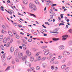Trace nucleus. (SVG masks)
I'll list each match as a JSON object with an SVG mask.
<instances>
[{
  "instance_id": "20",
  "label": "nucleus",
  "mask_w": 72,
  "mask_h": 72,
  "mask_svg": "<svg viewBox=\"0 0 72 72\" xmlns=\"http://www.w3.org/2000/svg\"><path fill=\"white\" fill-rule=\"evenodd\" d=\"M8 33L10 36H11V37L13 36V34L12 33V32L10 31H8Z\"/></svg>"
},
{
  "instance_id": "25",
  "label": "nucleus",
  "mask_w": 72,
  "mask_h": 72,
  "mask_svg": "<svg viewBox=\"0 0 72 72\" xmlns=\"http://www.w3.org/2000/svg\"><path fill=\"white\" fill-rule=\"evenodd\" d=\"M15 37L16 39H19V36L18 35L16 34V35H15Z\"/></svg>"
},
{
  "instance_id": "35",
  "label": "nucleus",
  "mask_w": 72,
  "mask_h": 72,
  "mask_svg": "<svg viewBox=\"0 0 72 72\" xmlns=\"http://www.w3.org/2000/svg\"><path fill=\"white\" fill-rule=\"evenodd\" d=\"M15 60L16 62H19V60L18 58H16L15 59Z\"/></svg>"
},
{
  "instance_id": "13",
  "label": "nucleus",
  "mask_w": 72,
  "mask_h": 72,
  "mask_svg": "<svg viewBox=\"0 0 72 72\" xmlns=\"http://www.w3.org/2000/svg\"><path fill=\"white\" fill-rule=\"evenodd\" d=\"M64 72H68L69 71V69H68V67H67L65 69H64L63 70Z\"/></svg>"
},
{
  "instance_id": "1",
  "label": "nucleus",
  "mask_w": 72,
  "mask_h": 72,
  "mask_svg": "<svg viewBox=\"0 0 72 72\" xmlns=\"http://www.w3.org/2000/svg\"><path fill=\"white\" fill-rule=\"evenodd\" d=\"M29 8L31 9L32 10H33L34 11L36 10L37 9L36 6L32 3L29 4Z\"/></svg>"
},
{
  "instance_id": "33",
  "label": "nucleus",
  "mask_w": 72,
  "mask_h": 72,
  "mask_svg": "<svg viewBox=\"0 0 72 72\" xmlns=\"http://www.w3.org/2000/svg\"><path fill=\"white\" fill-rule=\"evenodd\" d=\"M68 44L69 45H72V41H71L68 42Z\"/></svg>"
},
{
  "instance_id": "51",
  "label": "nucleus",
  "mask_w": 72,
  "mask_h": 72,
  "mask_svg": "<svg viewBox=\"0 0 72 72\" xmlns=\"http://www.w3.org/2000/svg\"><path fill=\"white\" fill-rule=\"evenodd\" d=\"M50 13H51V14H52V13H53V10H50Z\"/></svg>"
},
{
  "instance_id": "44",
  "label": "nucleus",
  "mask_w": 72,
  "mask_h": 72,
  "mask_svg": "<svg viewBox=\"0 0 72 72\" xmlns=\"http://www.w3.org/2000/svg\"><path fill=\"white\" fill-rule=\"evenodd\" d=\"M0 9L2 11H4V9H4V8L3 6H1V8H0Z\"/></svg>"
},
{
  "instance_id": "43",
  "label": "nucleus",
  "mask_w": 72,
  "mask_h": 72,
  "mask_svg": "<svg viewBox=\"0 0 72 72\" xmlns=\"http://www.w3.org/2000/svg\"><path fill=\"white\" fill-rule=\"evenodd\" d=\"M62 57L61 56H60L58 57V59H62Z\"/></svg>"
},
{
  "instance_id": "16",
  "label": "nucleus",
  "mask_w": 72,
  "mask_h": 72,
  "mask_svg": "<svg viewBox=\"0 0 72 72\" xmlns=\"http://www.w3.org/2000/svg\"><path fill=\"white\" fill-rule=\"evenodd\" d=\"M41 59V57L40 56H39L36 58L37 60H40Z\"/></svg>"
},
{
  "instance_id": "49",
  "label": "nucleus",
  "mask_w": 72,
  "mask_h": 72,
  "mask_svg": "<svg viewBox=\"0 0 72 72\" xmlns=\"http://www.w3.org/2000/svg\"><path fill=\"white\" fill-rule=\"evenodd\" d=\"M10 45L9 44V43H8V44H7L6 45V48H8V47H9Z\"/></svg>"
},
{
  "instance_id": "24",
  "label": "nucleus",
  "mask_w": 72,
  "mask_h": 72,
  "mask_svg": "<svg viewBox=\"0 0 72 72\" xmlns=\"http://www.w3.org/2000/svg\"><path fill=\"white\" fill-rule=\"evenodd\" d=\"M66 67V65H62L61 66V68L62 69H64V68H65Z\"/></svg>"
},
{
  "instance_id": "62",
  "label": "nucleus",
  "mask_w": 72,
  "mask_h": 72,
  "mask_svg": "<svg viewBox=\"0 0 72 72\" xmlns=\"http://www.w3.org/2000/svg\"><path fill=\"white\" fill-rule=\"evenodd\" d=\"M58 19L59 21H61V19H60V17H58Z\"/></svg>"
},
{
  "instance_id": "18",
  "label": "nucleus",
  "mask_w": 72,
  "mask_h": 72,
  "mask_svg": "<svg viewBox=\"0 0 72 72\" xmlns=\"http://www.w3.org/2000/svg\"><path fill=\"white\" fill-rule=\"evenodd\" d=\"M27 58V55H25L22 58V60H24L25 59H26Z\"/></svg>"
},
{
  "instance_id": "37",
  "label": "nucleus",
  "mask_w": 72,
  "mask_h": 72,
  "mask_svg": "<svg viewBox=\"0 0 72 72\" xmlns=\"http://www.w3.org/2000/svg\"><path fill=\"white\" fill-rule=\"evenodd\" d=\"M40 69V67L39 66L37 67L36 68V69H37V70H39Z\"/></svg>"
},
{
  "instance_id": "28",
  "label": "nucleus",
  "mask_w": 72,
  "mask_h": 72,
  "mask_svg": "<svg viewBox=\"0 0 72 72\" xmlns=\"http://www.w3.org/2000/svg\"><path fill=\"white\" fill-rule=\"evenodd\" d=\"M1 48L2 50H4V47L3 45H1Z\"/></svg>"
},
{
  "instance_id": "10",
  "label": "nucleus",
  "mask_w": 72,
  "mask_h": 72,
  "mask_svg": "<svg viewBox=\"0 0 72 72\" xmlns=\"http://www.w3.org/2000/svg\"><path fill=\"white\" fill-rule=\"evenodd\" d=\"M25 64L26 66H28L30 67L31 66V64L27 62V61H26L25 62Z\"/></svg>"
},
{
  "instance_id": "36",
  "label": "nucleus",
  "mask_w": 72,
  "mask_h": 72,
  "mask_svg": "<svg viewBox=\"0 0 72 72\" xmlns=\"http://www.w3.org/2000/svg\"><path fill=\"white\" fill-rule=\"evenodd\" d=\"M45 59H46V57H44L41 58V60H45Z\"/></svg>"
},
{
  "instance_id": "22",
  "label": "nucleus",
  "mask_w": 72,
  "mask_h": 72,
  "mask_svg": "<svg viewBox=\"0 0 72 72\" xmlns=\"http://www.w3.org/2000/svg\"><path fill=\"white\" fill-rule=\"evenodd\" d=\"M53 64H58V63H59V62L58 61H56L54 62H53Z\"/></svg>"
},
{
  "instance_id": "14",
  "label": "nucleus",
  "mask_w": 72,
  "mask_h": 72,
  "mask_svg": "<svg viewBox=\"0 0 72 72\" xmlns=\"http://www.w3.org/2000/svg\"><path fill=\"white\" fill-rule=\"evenodd\" d=\"M6 42H7V39H6V38L5 37L3 40V43H6Z\"/></svg>"
},
{
  "instance_id": "45",
  "label": "nucleus",
  "mask_w": 72,
  "mask_h": 72,
  "mask_svg": "<svg viewBox=\"0 0 72 72\" xmlns=\"http://www.w3.org/2000/svg\"><path fill=\"white\" fill-rule=\"evenodd\" d=\"M63 15H64V14H62L60 15L61 18H63Z\"/></svg>"
},
{
  "instance_id": "57",
  "label": "nucleus",
  "mask_w": 72,
  "mask_h": 72,
  "mask_svg": "<svg viewBox=\"0 0 72 72\" xmlns=\"http://www.w3.org/2000/svg\"><path fill=\"white\" fill-rule=\"evenodd\" d=\"M18 27H19V28H21L22 27V26L21 25H18Z\"/></svg>"
},
{
  "instance_id": "48",
  "label": "nucleus",
  "mask_w": 72,
  "mask_h": 72,
  "mask_svg": "<svg viewBox=\"0 0 72 72\" xmlns=\"http://www.w3.org/2000/svg\"><path fill=\"white\" fill-rule=\"evenodd\" d=\"M47 48V46H43L42 47V49H46V48Z\"/></svg>"
},
{
  "instance_id": "15",
  "label": "nucleus",
  "mask_w": 72,
  "mask_h": 72,
  "mask_svg": "<svg viewBox=\"0 0 72 72\" xmlns=\"http://www.w3.org/2000/svg\"><path fill=\"white\" fill-rule=\"evenodd\" d=\"M27 13H28V14H30V15H30L31 16H33L34 17H35V18H36V15H35L34 14H30V13H29L28 12H27Z\"/></svg>"
},
{
  "instance_id": "60",
  "label": "nucleus",
  "mask_w": 72,
  "mask_h": 72,
  "mask_svg": "<svg viewBox=\"0 0 72 72\" xmlns=\"http://www.w3.org/2000/svg\"><path fill=\"white\" fill-rule=\"evenodd\" d=\"M61 25H64V24L60 23L59 24V26H61Z\"/></svg>"
},
{
  "instance_id": "21",
  "label": "nucleus",
  "mask_w": 72,
  "mask_h": 72,
  "mask_svg": "<svg viewBox=\"0 0 72 72\" xmlns=\"http://www.w3.org/2000/svg\"><path fill=\"white\" fill-rule=\"evenodd\" d=\"M55 58V57H53L51 60L50 62L52 64H53V63L54 62H53L54 60V59Z\"/></svg>"
},
{
  "instance_id": "4",
  "label": "nucleus",
  "mask_w": 72,
  "mask_h": 72,
  "mask_svg": "<svg viewBox=\"0 0 72 72\" xmlns=\"http://www.w3.org/2000/svg\"><path fill=\"white\" fill-rule=\"evenodd\" d=\"M26 54L28 56L30 57V56H31V53L29 51V50H27L26 51Z\"/></svg>"
},
{
  "instance_id": "46",
  "label": "nucleus",
  "mask_w": 72,
  "mask_h": 72,
  "mask_svg": "<svg viewBox=\"0 0 72 72\" xmlns=\"http://www.w3.org/2000/svg\"><path fill=\"white\" fill-rule=\"evenodd\" d=\"M17 54H18V52L17 51H15V52L14 54L15 55H17Z\"/></svg>"
},
{
  "instance_id": "64",
  "label": "nucleus",
  "mask_w": 72,
  "mask_h": 72,
  "mask_svg": "<svg viewBox=\"0 0 72 72\" xmlns=\"http://www.w3.org/2000/svg\"><path fill=\"white\" fill-rule=\"evenodd\" d=\"M12 64H14L15 63V62L14 61H12Z\"/></svg>"
},
{
  "instance_id": "3",
  "label": "nucleus",
  "mask_w": 72,
  "mask_h": 72,
  "mask_svg": "<svg viewBox=\"0 0 72 72\" xmlns=\"http://www.w3.org/2000/svg\"><path fill=\"white\" fill-rule=\"evenodd\" d=\"M18 57L19 59H22L23 57V53L19 52L18 53Z\"/></svg>"
},
{
  "instance_id": "29",
  "label": "nucleus",
  "mask_w": 72,
  "mask_h": 72,
  "mask_svg": "<svg viewBox=\"0 0 72 72\" xmlns=\"http://www.w3.org/2000/svg\"><path fill=\"white\" fill-rule=\"evenodd\" d=\"M11 58H12V56H9L7 58V60H9Z\"/></svg>"
},
{
  "instance_id": "19",
  "label": "nucleus",
  "mask_w": 72,
  "mask_h": 72,
  "mask_svg": "<svg viewBox=\"0 0 72 72\" xmlns=\"http://www.w3.org/2000/svg\"><path fill=\"white\" fill-rule=\"evenodd\" d=\"M28 71H29L30 70V72H31V71H32L33 70H34V68L33 67L30 68V69H28Z\"/></svg>"
},
{
  "instance_id": "52",
  "label": "nucleus",
  "mask_w": 72,
  "mask_h": 72,
  "mask_svg": "<svg viewBox=\"0 0 72 72\" xmlns=\"http://www.w3.org/2000/svg\"><path fill=\"white\" fill-rule=\"evenodd\" d=\"M33 50L34 51H36L37 50H38V49H35V48H33Z\"/></svg>"
},
{
  "instance_id": "59",
  "label": "nucleus",
  "mask_w": 72,
  "mask_h": 72,
  "mask_svg": "<svg viewBox=\"0 0 72 72\" xmlns=\"http://www.w3.org/2000/svg\"><path fill=\"white\" fill-rule=\"evenodd\" d=\"M57 5V4H53L52 5V6H56Z\"/></svg>"
},
{
  "instance_id": "47",
  "label": "nucleus",
  "mask_w": 72,
  "mask_h": 72,
  "mask_svg": "<svg viewBox=\"0 0 72 72\" xmlns=\"http://www.w3.org/2000/svg\"><path fill=\"white\" fill-rule=\"evenodd\" d=\"M8 13H9V14H12V12H11L10 11H8Z\"/></svg>"
},
{
  "instance_id": "8",
  "label": "nucleus",
  "mask_w": 72,
  "mask_h": 72,
  "mask_svg": "<svg viewBox=\"0 0 72 72\" xmlns=\"http://www.w3.org/2000/svg\"><path fill=\"white\" fill-rule=\"evenodd\" d=\"M53 57V54H49V57H48L47 58V59H51V58H52Z\"/></svg>"
},
{
  "instance_id": "39",
  "label": "nucleus",
  "mask_w": 72,
  "mask_h": 72,
  "mask_svg": "<svg viewBox=\"0 0 72 72\" xmlns=\"http://www.w3.org/2000/svg\"><path fill=\"white\" fill-rule=\"evenodd\" d=\"M35 1L36 4H39V1H38L37 0H35Z\"/></svg>"
},
{
  "instance_id": "50",
  "label": "nucleus",
  "mask_w": 72,
  "mask_h": 72,
  "mask_svg": "<svg viewBox=\"0 0 72 72\" xmlns=\"http://www.w3.org/2000/svg\"><path fill=\"white\" fill-rule=\"evenodd\" d=\"M7 39L8 40H10V37L9 36H8L7 37Z\"/></svg>"
},
{
  "instance_id": "2",
  "label": "nucleus",
  "mask_w": 72,
  "mask_h": 72,
  "mask_svg": "<svg viewBox=\"0 0 72 72\" xmlns=\"http://www.w3.org/2000/svg\"><path fill=\"white\" fill-rule=\"evenodd\" d=\"M49 51V50L48 49H46L43 50V51L44 52V54L45 55H48L50 53V52L48 51Z\"/></svg>"
},
{
  "instance_id": "40",
  "label": "nucleus",
  "mask_w": 72,
  "mask_h": 72,
  "mask_svg": "<svg viewBox=\"0 0 72 72\" xmlns=\"http://www.w3.org/2000/svg\"><path fill=\"white\" fill-rule=\"evenodd\" d=\"M65 60H66V59H64L62 60L61 62L62 63H64L65 62Z\"/></svg>"
},
{
  "instance_id": "9",
  "label": "nucleus",
  "mask_w": 72,
  "mask_h": 72,
  "mask_svg": "<svg viewBox=\"0 0 72 72\" xmlns=\"http://www.w3.org/2000/svg\"><path fill=\"white\" fill-rule=\"evenodd\" d=\"M34 60V58L33 56H31L30 57V62H33Z\"/></svg>"
},
{
  "instance_id": "17",
  "label": "nucleus",
  "mask_w": 72,
  "mask_h": 72,
  "mask_svg": "<svg viewBox=\"0 0 72 72\" xmlns=\"http://www.w3.org/2000/svg\"><path fill=\"white\" fill-rule=\"evenodd\" d=\"M4 38V36L3 35H0V41H2L3 40V39Z\"/></svg>"
},
{
  "instance_id": "38",
  "label": "nucleus",
  "mask_w": 72,
  "mask_h": 72,
  "mask_svg": "<svg viewBox=\"0 0 72 72\" xmlns=\"http://www.w3.org/2000/svg\"><path fill=\"white\" fill-rule=\"evenodd\" d=\"M50 33H57L58 34L59 33V32H50Z\"/></svg>"
},
{
  "instance_id": "31",
  "label": "nucleus",
  "mask_w": 72,
  "mask_h": 72,
  "mask_svg": "<svg viewBox=\"0 0 72 72\" xmlns=\"http://www.w3.org/2000/svg\"><path fill=\"white\" fill-rule=\"evenodd\" d=\"M50 19H51V21H52V19L53 18V15H51L50 16Z\"/></svg>"
},
{
  "instance_id": "27",
  "label": "nucleus",
  "mask_w": 72,
  "mask_h": 72,
  "mask_svg": "<svg viewBox=\"0 0 72 72\" xmlns=\"http://www.w3.org/2000/svg\"><path fill=\"white\" fill-rule=\"evenodd\" d=\"M5 53H4V54L2 56V57H1V58L2 59H5Z\"/></svg>"
},
{
  "instance_id": "42",
  "label": "nucleus",
  "mask_w": 72,
  "mask_h": 72,
  "mask_svg": "<svg viewBox=\"0 0 72 72\" xmlns=\"http://www.w3.org/2000/svg\"><path fill=\"white\" fill-rule=\"evenodd\" d=\"M42 31L44 32H47L46 30H45V29H42Z\"/></svg>"
},
{
  "instance_id": "11",
  "label": "nucleus",
  "mask_w": 72,
  "mask_h": 72,
  "mask_svg": "<svg viewBox=\"0 0 72 72\" xmlns=\"http://www.w3.org/2000/svg\"><path fill=\"white\" fill-rule=\"evenodd\" d=\"M14 51V48L13 47H11L10 48V53H13Z\"/></svg>"
},
{
  "instance_id": "6",
  "label": "nucleus",
  "mask_w": 72,
  "mask_h": 72,
  "mask_svg": "<svg viewBox=\"0 0 72 72\" xmlns=\"http://www.w3.org/2000/svg\"><path fill=\"white\" fill-rule=\"evenodd\" d=\"M59 49L60 50H62L64 49V46L63 45L60 46H59Z\"/></svg>"
},
{
  "instance_id": "32",
  "label": "nucleus",
  "mask_w": 72,
  "mask_h": 72,
  "mask_svg": "<svg viewBox=\"0 0 72 72\" xmlns=\"http://www.w3.org/2000/svg\"><path fill=\"white\" fill-rule=\"evenodd\" d=\"M10 69V67L8 66L7 68L6 69L5 71H8V70H9Z\"/></svg>"
},
{
  "instance_id": "54",
  "label": "nucleus",
  "mask_w": 72,
  "mask_h": 72,
  "mask_svg": "<svg viewBox=\"0 0 72 72\" xmlns=\"http://www.w3.org/2000/svg\"><path fill=\"white\" fill-rule=\"evenodd\" d=\"M14 1L15 3H17L18 1V0H14Z\"/></svg>"
},
{
  "instance_id": "23",
  "label": "nucleus",
  "mask_w": 72,
  "mask_h": 72,
  "mask_svg": "<svg viewBox=\"0 0 72 72\" xmlns=\"http://www.w3.org/2000/svg\"><path fill=\"white\" fill-rule=\"evenodd\" d=\"M42 66L44 68H45L46 67V63H44L42 64Z\"/></svg>"
},
{
  "instance_id": "63",
  "label": "nucleus",
  "mask_w": 72,
  "mask_h": 72,
  "mask_svg": "<svg viewBox=\"0 0 72 72\" xmlns=\"http://www.w3.org/2000/svg\"><path fill=\"white\" fill-rule=\"evenodd\" d=\"M69 32H70V33H72V32L71 30H69Z\"/></svg>"
},
{
  "instance_id": "55",
  "label": "nucleus",
  "mask_w": 72,
  "mask_h": 72,
  "mask_svg": "<svg viewBox=\"0 0 72 72\" xmlns=\"http://www.w3.org/2000/svg\"><path fill=\"white\" fill-rule=\"evenodd\" d=\"M54 66H51V69H54Z\"/></svg>"
},
{
  "instance_id": "61",
  "label": "nucleus",
  "mask_w": 72,
  "mask_h": 72,
  "mask_svg": "<svg viewBox=\"0 0 72 72\" xmlns=\"http://www.w3.org/2000/svg\"><path fill=\"white\" fill-rule=\"evenodd\" d=\"M1 32L2 33H4V31L3 30H2Z\"/></svg>"
},
{
  "instance_id": "12",
  "label": "nucleus",
  "mask_w": 72,
  "mask_h": 72,
  "mask_svg": "<svg viewBox=\"0 0 72 72\" xmlns=\"http://www.w3.org/2000/svg\"><path fill=\"white\" fill-rule=\"evenodd\" d=\"M23 3L24 5H27V0H23Z\"/></svg>"
},
{
  "instance_id": "58",
  "label": "nucleus",
  "mask_w": 72,
  "mask_h": 72,
  "mask_svg": "<svg viewBox=\"0 0 72 72\" xmlns=\"http://www.w3.org/2000/svg\"><path fill=\"white\" fill-rule=\"evenodd\" d=\"M39 52L37 53L35 55L36 56H39Z\"/></svg>"
},
{
  "instance_id": "53",
  "label": "nucleus",
  "mask_w": 72,
  "mask_h": 72,
  "mask_svg": "<svg viewBox=\"0 0 72 72\" xmlns=\"http://www.w3.org/2000/svg\"><path fill=\"white\" fill-rule=\"evenodd\" d=\"M22 46L23 48H24L26 46V45L24 44H22Z\"/></svg>"
},
{
  "instance_id": "41",
  "label": "nucleus",
  "mask_w": 72,
  "mask_h": 72,
  "mask_svg": "<svg viewBox=\"0 0 72 72\" xmlns=\"http://www.w3.org/2000/svg\"><path fill=\"white\" fill-rule=\"evenodd\" d=\"M2 27L3 28H4V30H6V27L5 26H4V25H3Z\"/></svg>"
},
{
  "instance_id": "5",
  "label": "nucleus",
  "mask_w": 72,
  "mask_h": 72,
  "mask_svg": "<svg viewBox=\"0 0 72 72\" xmlns=\"http://www.w3.org/2000/svg\"><path fill=\"white\" fill-rule=\"evenodd\" d=\"M62 37L63 38L62 39V40L63 41H64V40H66V39H67V38H64V37H68V36L67 35H63L62 36Z\"/></svg>"
},
{
  "instance_id": "7",
  "label": "nucleus",
  "mask_w": 72,
  "mask_h": 72,
  "mask_svg": "<svg viewBox=\"0 0 72 72\" xmlns=\"http://www.w3.org/2000/svg\"><path fill=\"white\" fill-rule=\"evenodd\" d=\"M63 55H69V53L66 51H64L62 53Z\"/></svg>"
},
{
  "instance_id": "26",
  "label": "nucleus",
  "mask_w": 72,
  "mask_h": 72,
  "mask_svg": "<svg viewBox=\"0 0 72 72\" xmlns=\"http://www.w3.org/2000/svg\"><path fill=\"white\" fill-rule=\"evenodd\" d=\"M12 32L14 35L15 36L17 34V33L15 32V31L14 30H12Z\"/></svg>"
},
{
  "instance_id": "56",
  "label": "nucleus",
  "mask_w": 72,
  "mask_h": 72,
  "mask_svg": "<svg viewBox=\"0 0 72 72\" xmlns=\"http://www.w3.org/2000/svg\"><path fill=\"white\" fill-rule=\"evenodd\" d=\"M28 41L29 42H31V41H32V39H29L28 40Z\"/></svg>"
},
{
  "instance_id": "30",
  "label": "nucleus",
  "mask_w": 72,
  "mask_h": 72,
  "mask_svg": "<svg viewBox=\"0 0 72 72\" xmlns=\"http://www.w3.org/2000/svg\"><path fill=\"white\" fill-rule=\"evenodd\" d=\"M59 31V29H58V28H56V29H55L54 30V31L55 32H58Z\"/></svg>"
},
{
  "instance_id": "34",
  "label": "nucleus",
  "mask_w": 72,
  "mask_h": 72,
  "mask_svg": "<svg viewBox=\"0 0 72 72\" xmlns=\"http://www.w3.org/2000/svg\"><path fill=\"white\" fill-rule=\"evenodd\" d=\"M59 40L58 38H53V41H57Z\"/></svg>"
}]
</instances>
